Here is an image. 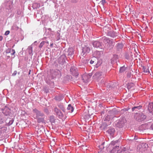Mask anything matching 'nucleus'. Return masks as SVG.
I'll list each match as a JSON object with an SVG mask.
<instances>
[{
	"instance_id": "f3484780",
	"label": "nucleus",
	"mask_w": 153,
	"mask_h": 153,
	"mask_svg": "<svg viewBox=\"0 0 153 153\" xmlns=\"http://www.w3.org/2000/svg\"><path fill=\"white\" fill-rule=\"evenodd\" d=\"M45 118V116L44 117H40L36 119H37V122L39 123H45V121L44 118Z\"/></svg>"
},
{
	"instance_id": "ddd939ff",
	"label": "nucleus",
	"mask_w": 153,
	"mask_h": 153,
	"mask_svg": "<svg viewBox=\"0 0 153 153\" xmlns=\"http://www.w3.org/2000/svg\"><path fill=\"white\" fill-rule=\"evenodd\" d=\"M65 56H61L58 59V62L59 64L62 65L65 62Z\"/></svg>"
},
{
	"instance_id": "8fccbe9b",
	"label": "nucleus",
	"mask_w": 153,
	"mask_h": 153,
	"mask_svg": "<svg viewBox=\"0 0 153 153\" xmlns=\"http://www.w3.org/2000/svg\"><path fill=\"white\" fill-rule=\"evenodd\" d=\"M59 31V30L57 31L56 33V35L58 37H59L60 35V34L58 32Z\"/></svg>"
},
{
	"instance_id": "f8f14e48",
	"label": "nucleus",
	"mask_w": 153,
	"mask_h": 153,
	"mask_svg": "<svg viewBox=\"0 0 153 153\" xmlns=\"http://www.w3.org/2000/svg\"><path fill=\"white\" fill-rule=\"evenodd\" d=\"M107 34L108 36L114 38L118 36V33L113 31L111 30L108 32Z\"/></svg>"
},
{
	"instance_id": "39448f33",
	"label": "nucleus",
	"mask_w": 153,
	"mask_h": 153,
	"mask_svg": "<svg viewBox=\"0 0 153 153\" xmlns=\"http://www.w3.org/2000/svg\"><path fill=\"white\" fill-rule=\"evenodd\" d=\"M91 48L89 47L88 45H85L82 47V54L83 56H85L88 53L91 51Z\"/></svg>"
},
{
	"instance_id": "4468645a",
	"label": "nucleus",
	"mask_w": 153,
	"mask_h": 153,
	"mask_svg": "<svg viewBox=\"0 0 153 153\" xmlns=\"http://www.w3.org/2000/svg\"><path fill=\"white\" fill-rule=\"evenodd\" d=\"M140 146V150L143 151H145L146 150L148 147V145L147 144L144 143H142L141 145Z\"/></svg>"
},
{
	"instance_id": "4c0bfd02",
	"label": "nucleus",
	"mask_w": 153,
	"mask_h": 153,
	"mask_svg": "<svg viewBox=\"0 0 153 153\" xmlns=\"http://www.w3.org/2000/svg\"><path fill=\"white\" fill-rule=\"evenodd\" d=\"M3 115L1 112H0V124L3 123Z\"/></svg>"
},
{
	"instance_id": "aec40b11",
	"label": "nucleus",
	"mask_w": 153,
	"mask_h": 153,
	"mask_svg": "<svg viewBox=\"0 0 153 153\" xmlns=\"http://www.w3.org/2000/svg\"><path fill=\"white\" fill-rule=\"evenodd\" d=\"M107 132L111 136H113L115 132V130L114 128H110L107 130Z\"/></svg>"
},
{
	"instance_id": "e433bc0d",
	"label": "nucleus",
	"mask_w": 153,
	"mask_h": 153,
	"mask_svg": "<svg viewBox=\"0 0 153 153\" xmlns=\"http://www.w3.org/2000/svg\"><path fill=\"white\" fill-rule=\"evenodd\" d=\"M126 69V68L124 66L121 67L120 69V73H123L124 72Z\"/></svg>"
},
{
	"instance_id": "b1692460",
	"label": "nucleus",
	"mask_w": 153,
	"mask_h": 153,
	"mask_svg": "<svg viewBox=\"0 0 153 153\" xmlns=\"http://www.w3.org/2000/svg\"><path fill=\"white\" fill-rule=\"evenodd\" d=\"M67 109L69 111V112L72 113L74 111V108L71 104H69L67 108Z\"/></svg>"
},
{
	"instance_id": "412c9836",
	"label": "nucleus",
	"mask_w": 153,
	"mask_h": 153,
	"mask_svg": "<svg viewBox=\"0 0 153 153\" xmlns=\"http://www.w3.org/2000/svg\"><path fill=\"white\" fill-rule=\"evenodd\" d=\"M57 106L63 112H65V108L62 103H59L57 104Z\"/></svg>"
},
{
	"instance_id": "6e6552de",
	"label": "nucleus",
	"mask_w": 153,
	"mask_h": 153,
	"mask_svg": "<svg viewBox=\"0 0 153 153\" xmlns=\"http://www.w3.org/2000/svg\"><path fill=\"white\" fill-rule=\"evenodd\" d=\"M51 73L52 75L54 77L57 76L59 78L61 76V71L57 69H55L52 71Z\"/></svg>"
},
{
	"instance_id": "5701e85b",
	"label": "nucleus",
	"mask_w": 153,
	"mask_h": 153,
	"mask_svg": "<svg viewBox=\"0 0 153 153\" xmlns=\"http://www.w3.org/2000/svg\"><path fill=\"white\" fill-rule=\"evenodd\" d=\"M142 70H143V72L148 74H149V71L148 67H145L144 66H142Z\"/></svg>"
},
{
	"instance_id": "2f4dec72",
	"label": "nucleus",
	"mask_w": 153,
	"mask_h": 153,
	"mask_svg": "<svg viewBox=\"0 0 153 153\" xmlns=\"http://www.w3.org/2000/svg\"><path fill=\"white\" fill-rule=\"evenodd\" d=\"M104 42L106 44H108V43H110L111 42V40L110 39L108 38H105L104 39Z\"/></svg>"
},
{
	"instance_id": "c9c22d12",
	"label": "nucleus",
	"mask_w": 153,
	"mask_h": 153,
	"mask_svg": "<svg viewBox=\"0 0 153 153\" xmlns=\"http://www.w3.org/2000/svg\"><path fill=\"white\" fill-rule=\"evenodd\" d=\"M102 63V61L101 60H99L97 61V63L96 64V68H98V66L101 65Z\"/></svg>"
},
{
	"instance_id": "37998d69",
	"label": "nucleus",
	"mask_w": 153,
	"mask_h": 153,
	"mask_svg": "<svg viewBox=\"0 0 153 153\" xmlns=\"http://www.w3.org/2000/svg\"><path fill=\"white\" fill-rule=\"evenodd\" d=\"M22 11L20 9H18L17 11V13L18 15H20L21 14Z\"/></svg>"
},
{
	"instance_id": "e2e57ef3",
	"label": "nucleus",
	"mask_w": 153,
	"mask_h": 153,
	"mask_svg": "<svg viewBox=\"0 0 153 153\" xmlns=\"http://www.w3.org/2000/svg\"><path fill=\"white\" fill-rule=\"evenodd\" d=\"M38 42L37 41H35L34 42V44H35V43H38Z\"/></svg>"
},
{
	"instance_id": "58836bf2",
	"label": "nucleus",
	"mask_w": 153,
	"mask_h": 153,
	"mask_svg": "<svg viewBox=\"0 0 153 153\" xmlns=\"http://www.w3.org/2000/svg\"><path fill=\"white\" fill-rule=\"evenodd\" d=\"M45 41H42L40 44V45L39 46V47L40 48H42L43 45L45 44Z\"/></svg>"
},
{
	"instance_id": "72a5a7b5",
	"label": "nucleus",
	"mask_w": 153,
	"mask_h": 153,
	"mask_svg": "<svg viewBox=\"0 0 153 153\" xmlns=\"http://www.w3.org/2000/svg\"><path fill=\"white\" fill-rule=\"evenodd\" d=\"M134 84L133 83H128L127 85V88L128 89H131L132 87H133Z\"/></svg>"
},
{
	"instance_id": "f704fd0d",
	"label": "nucleus",
	"mask_w": 153,
	"mask_h": 153,
	"mask_svg": "<svg viewBox=\"0 0 153 153\" xmlns=\"http://www.w3.org/2000/svg\"><path fill=\"white\" fill-rule=\"evenodd\" d=\"M86 62V60L85 59H82L81 63H80L81 64L80 66H82V68H84L85 66H84V65L85 64V63H84V62Z\"/></svg>"
},
{
	"instance_id": "a19ab883",
	"label": "nucleus",
	"mask_w": 153,
	"mask_h": 153,
	"mask_svg": "<svg viewBox=\"0 0 153 153\" xmlns=\"http://www.w3.org/2000/svg\"><path fill=\"white\" fill-rule=\"evenodd\" d=\"M13 121L14 120L13 119H12L11 120H10L8 123L9 125H12L13 124Z\"/></svg>"
},
{
	"instance_id": "2eb2a0df",
	"label": "nucleus",
	"mask_w": 153,
	"mask_h": 153,
	"mask_svg": "<svg viewBox=\"0 0 153 153\" xmlns=\"http://www.w3.org/2000/svg\"><path fill=\"white\" fill-rule=\"evenodd\" d=\"M102 53L101 51H96L94 52L93 53L94 56L97 58H100L102 56Z\"/></svg>"
},
{
	"instance_id": "4be33fe9",
	"label": "nucleus",
	"mask_w": 153,
	"mask_h": 153,
	"mask_svg": "<svg viewBox=\"0 0 153 153\" xmlns=\"http://www.w3.org/2000/svg\"><path fill=\"white\" fill-rule=\"evenodd\" d=\"M114 118V117L112 115H108L105 117L104 119L105 121H110Z\"/></svg>"
},
{
	"instance_id": "ea45409f",
	"label": "nucleus",
	"mask_w": 153,
	"mask_h": 153,
	"mask_svg": "<svg viewBox=\"0 0 153 153\" xmlns=\"http://www.w3.org/2000/svg\"><path fill=\"white\" fill-rule=\"evenodd\" d=\"M105 144V142H103L102 143L101 145L99 146V147L101 149H104V147L103 146V145Z\"/></svg>"
},
{
	"instance_id": "a211bd4d",
	"label": "nucleus",
	"mask_w": 153,
	"mask_h": 153,
	"mask_svg": "<svg viewBox=\"0 0 153 153\" xmlns=\"http://www.w3.org/2000/svg\"><path fill=\"white\" fill-rule=\"evenodd\" d=\"M117 49L118 51L121 50L123 47V45L122 43H118L116 46Z\"/></svg>"
},
{
	"instance_id": "5fc2aeb1",
	"label": "nucleus",
	"mask_w": 153,
	"mask_h": 153,
	"mask_svg": "<svg viewBox=\"0 0 153 153\" xmlns=\"http://www.w3.org/2000/svg\"><path fill=\"white\" fill-rule=\"evenodd\" d=\"M94 62V61H93V60H91L90 62V63L91 64H93Z\"/></svg>"
},
{
	"instance_id": "0e129e2a",
	"label": "nucleus",
	"mask_w": 153,
	"mask_h": 153,
	"mask_svg": "<svg viewBox=\"0 0 153 153\" xmlns=\"http://www.w3.org/2000/svg\"><path fill=\"white\" fill-rule=\"evenodd\" d=\"M41 131V130L39 129L38 131V132H40Z\"/></svg>"
},
{
	"instance_id": "49530a36",
	"label": "nucleus",
	"mask_w": 153,
	"mask_h": 153,
	"mask_svg": "<svg viewBox=\"0 0 153 153\" xmlns=\"http://www.w3.org/2000/svg\"><path fill=\"white\" fill-rule=\"evenodd\" d=\"M11 52H12V53H11V55H13L15 53V51L14 49H12V50Z\"/></svg>"
},
{
	"instance_id": "9d476101",
	"label": "nucleus",
	"mask_w": 153,
	"mask_h": 153,
	"mask_svg": "<svg viewBox=\"0 0 153 153\" xmlns=\"http://www.w3.org/2000/svg\"><path fill=\"white\" fill-rule=\"evenodd\" d=\"M116 126L119 128L123 127L124 125V122L123 120L122 119H120L117 121L115 124Z\"/></svg>"
},
{
	"instance_id": "13d9d810",
	"label": "nucleus",
	"mask_w": 153,
	"mask_h": 153,
	"mask_svg": "<svg viewBox=\"0 0 153 153\" xmlns=\"http://www.w3.org/2000/svg\"><path fill=\"white\" fill-rule=\"evenodd\" d=\"M150 128L153 130V123L152 125L151 126Z\"/></svg>"
},
{
	"instance_id": "c85d7f7f",
	"label": "nucleus",
	"mask_w": 153,
	"mask_h": 153,
	"mask_svg": "<svg viewBox=\"0 0 153 153\" xmlns=\"http://www.w3.org/2000/svg\"><path fill=\"white\" fill-rule=\"evenodd\" d=\"M28 53L31 56L33 55V48L31 46H29L27 48Z\"/></svg>"
},
{
	"instance_id": "393cba45",
	"label": "nucleus",
	"mask_w": 153,
	"mask_h": 153,
	"mask_svg": "<svg viewBox=\"0 0 153 153\" xmlns=\"http://www.w3.org/2000/svg\"><path fill=\"white\" fill-rule=\"evenodd\" d=\"M111 43H108V44H107V47L108 48H109L110 49H111V48H112L113 47H114V44H115V42H113L111 40Z\"/></svg>"
},
{
	"instance_id": "7c9ffc66",
	"label": "nucleus",
	"mask_w": 153,
	"mask_h": 153,
	"mask_svg": "<svg viewBox=\"0 0 153 153\" xmlns=\"http://www.w3.org/2000/svg\"><path fill=\"white\" fill-rule=\"evenodd\" d=\"M63 98V97L61 95H59L56 96L55 97V99L56 100L60 101L61 100H62Z\"/></svg>"
},
{
	"instance_id": "338daca9",
	"label": "nucleus",
	"mask_w": 153,
	"mask_h": 153,
	"mask_svg": "<svg viewBox=\"0 0 153 153\" xmlns=\"http://www.w3.org/2000/svg\"><path fill=\"white\" fill-rule=\"evenodd\" d=\"M46 43H48H48H49L48 42H48H46Z\"/></svg>"
},
{
	"instance_id": "c756f323",
	"label": "nucleus",
	"mask_w": 153,
	"mask_h": 153,
	"mask_svg": "<svg viewBox=\"0 0 153 153\" xmlns=\"http://www.w3.org/2000/svg\"><path fill=\"white\" fill-rule=\"evenodd\" d=\"M19 28V27L17 26L16 24H13L11 27V29L14 30H17Z\"/></svg>"
},
{
	"instance_id": "79ce46f5",
	"label": "nucleus",
	"mask_w": 153,
	"mask_h": 153,
	"mask_svg": "<svg viewBox=\"0 0 153 153\" xmlns=\"http://www.w3.org/2000/svg\"><path fill=\"white\" fill-rule=\"evenodd\" d=\"M114 83H112L109 85V87L110 88H114Z\"/></svg>"
},
{
	"instance_id": "f03ea898",
	"label": "nucleus",
	"mask_w": 153,
	"mask_h": 153,
	"mask_svg": "<svg viewBox=\"0 0 153 153\" xmlns=\"http://www.w3.org/2000/svg\"><path fill=\"white\" fill-rule=\"evenodd\" d=\"M146 116L142 113H136L134 116V118L139 122L143 121L146 119Z\"/></svg>"
},
{
	"instance_id": "4d7b16f0",
	"label": "nucleus",
	"mask_w": 153,
	"mask_h": 153,
	"mask_svg": "<svg viewBox=\"0 0 153 153\" xmlns=\"http://www.w3.org/2000/svg\"><path fill=\"white\" fill-rule=\"evenodd\" d=\"M3 39V37L2 36H0V41H1Z\"/></svg>"
},
{
	"instance_id": "680f3d73",
	"label": "nucleus",
	"mask_w": 153,
	"mask_h": 153,
	"mask_svg": "<svg viewBox=\"0 0 153 153\" xmlns=\"http://www.w3.org/2000/svg\"><path fill=\"white\" fill-rule=\"evenodd\" d=\"M48 30L49 31H51V28H49L48 29Z\"/></svg>"
},
{
	"instance_id": "09e8293b",
	"label": "nucleus",
	"mask_w": 153,
	"mask_h": 153,
	"mask_svg": "<svg viewBox=\"0 0 153 153\" xmlns=\"http://www.w3.org/2000/svg\"><path fill=\"white\" fill-rule=\"evenodd\" d=\"M125 57L127 59H130V57H129V55H128L127 54L125 56Z\"/></svg>"
},
{
	"instance_id": "6e6d98bb",
	"label": "nucleus",
	"mask_w": 153,
	"mask_h": 153,
	"mask_svg": "<svg viewBox=\"0 0 153 153\" xmlns=\"http://www.w3.org/2000/svg\"><path fill=\"white\" fill-rule=\"evenodd\" d=\"M73 54V53L72 52H69L68 53V55H72Z\"/></svg>"
},
{
	"instance_id": "c03bdc74",
	"label": "nucleus",
	"mask_w": 153,
	"mask_h": 153,
	"mask_svg": "<svg viewBox=\"0 0 153 153\" xmlns=\"http://www.w3.org/2000/svg\"><path fill=\"white\" fill-rule=\"evenodd\" d=\"M17 73V71H14L13 73L12 74V76H14Z\"/></svg>"
},
{
	"instance_id": "864d4df0",
	"label": "nucleus",
	"mask_w": 153,
	"mask_h": 153,
	"mask_svg": "<svg viewBox=\"0 0 153 153\" xmlns=\"http://www.w3.org/2000/svg\"><path fill=\"white\" fill-rule=\"evenodd\" d=\"M131 74L129 73H128L127 74V76L128 78H130L131 77Z\"/></svg>"
},
{
	"instance_id": "473e14b6",
	"label": "nucleus",
	"mask_w": 153,
	"mask_h": 153,
	"mask_svg": "<svg viewBox=\"0 0 153 153\" xmlns=\"http://www.w3.org/2000/svg\"><path fill=\"white\" fill-rule=\"evenodd\" d=\"M50 121L51 123H54L55 122V119L53 116H51L50 117Z\"/></svg>"
},
{
	"instance_id": "3c124183",
	"label": "nucleus",
	"mask_w": 153,
	"mask_h": 153,
	"mask_svg": "<svg viewBox=\"0 0 153 153\" xmlns=\"http://www.w3.org/2000/svg\"><path fill=\"white\" fill-rule=\"evenodd\" d=\"M146 126V125L145 124L142 125L140 127V129H141V128H143L145 127Z\"/></svg>"
},
{
	"instance_id": "cd10ccee",
	"label": "nucleus",
	"mask_w": 153,
	"mask_h": 153,
	"mask_svg": "<svg viewBox=\"0 0 153 153\" xmlns=\"http://www.w3.org/2000/svg\"><path fill=\"white\" fill-rule=\"evenodd\" d=\"M142 108L141 105H139L137 106H134L132 108V111H137L138 110Z\"/></svg>"
},
{
	"instance_id": "a878e982",
	"label": "nucleus",
	"mask_w": 153,
	"mask_h": 153,
	"mask_svg": "<svg viewBox=\"0 0 153 153\" xmlns=\"http://www.w3.org/2000/svg\"><path fill=\"white\" fill-rule=\"evenodd\" d=\"M82 80L85 83L87 82L88 80V77L87 76L85 75H83L82 77Z\"/></svg>"
},
{
	"instance_id": "dca6fc26",
	"label": "nucleus",
	"mask_w": 153,
	"mask_h": 153,
	"mask_svg": "<svg viewBox=\"0 0 153 153\" xmlns=\"http://www.w3.org/2000/svg\"><path fill=\"white\" fill-rule=\"evenodd\" d=\"M148 109L149 112L153 114V102L149 103L148 106Z\"/></svg>"
},
{
	"instance_id": "052dcab7",
	"label": "nucleus",
	"mask_w": 153,
	"mask_h": 153,
	"mask_svg": "<svg viewBox=\"0 0 153 153\" xmlns=\"http://www.w3.org/2000/svg\"><path fill=\"white\" fill-rule=\"evenodd\" d=\"M30 72H31V70H29V73H28L29 74H30Z\"/></svg>"
},
{
	"instance_id": "603ef678",
	"label": "nucleus",
	"mask_w": 153,
	"mask_h": 153,
	"mask_svg": "<svg viewBox=\"0 0 153 153\" xmlns=\"http://www.w3.org/2000/svg\"><path fill=\"white\" fill-rule=\"evenodd\" d=\"M71 2L73 3H76L77 2L76 0H71Z\"/></svg>"
},
{
	"instance_id": "bb28decb",
	"label": "nucleus",
	"mask_w": 153,
	"mask_h": 153,
	"mask_svg": "<svg viewBox=\"0 0 153 153\" xmlns=\"http://www.w3.org/2000/svg\"><path fill=\"white\" fill-rule=\"evenodd\" d=\"M32 7L34 9H37L40 7V4L37 3H34L33 4Z\"/></svg>"
},
{
	"instance_id": "f257e3e1",
	"label": "nucleus",
	"mask_w": 153,
	"mask_h": 153,
	"mask_svg": "<svg viewBox=\"0 0 153 153\" xmlns=\"http://www.w3.org/2000/svg\"><path fill=\"white\" fill-rule=\"evenodd\" d=\"M120 142V140H119L111 142L109 145L110 149H111L110 151L111 153H114L116 151H117V153H120V147L118 145V143Z\"/></svg>"
},
{
	"instance_id": "6ab92c4d",
	"label": "nucleus",
	"mask_w": 153,
	"mask_h": 153,
	"mask_svg": "<svg viewBox=\"0 0 153 153\" xmlns=\"http://www.w3.org/2000/svg\"><path fill=\"white\" fill-rule=\"evenodd\" d=\"M102 76V73L101 72H96L94 76L95 78H97V79H100Z\"/></svg>"
},
{
	"instance_id": "a18cd8bd",
	"label": "nucleus",
	"mask_w": 153,
	"mask_h": 153,
	"mask_svg": "<svg viewBox=\"0 0 153 153\" xmlns=\"http://www.w3.org/2000/svg\"><path fill=\"white\" fill-rule=\"evenodd\" d=\"M100 2L103 5H104L105 3V0H102Z\"/></svg>"
},
{
	"instance_id": "bf43d9fd",
	"label": "nucleus",
	"mask_w": 153,
	"mask_h": 153,
	"mask_svg": "<svg viewBox=\"0 0 153 153\" xmlns=\"http://www.w3.org/2000/svg\"><path fill=\"white\" fill-rule=\"evenodd\" d=\"M53 43H52L51 44L50 46L51 47H52L53 46Z\"/></svg>"
},
{
	"instance_id": "1a4fd4ad",
	"label": "nucleus",
	"mask_w": 153,
	"mask_h": 153,
	"mask_svg": "<svg viewBox=\"0 0 153 153\" xmlns=\"http://www.w3.org/2000/svg\"><path fill=\"white\" fill-rule=\"evenodd\" d=\"M2 110L3 113L6 116H9L11 114L10 110L6 106L2 109Z\"/></svg>"
},
{
	"instance_id": "69168bd1",
	"label": "nucleus",
	"mask_w": 153,
	"mask_h": 153,
	"mask_svg": "<svg viewBox=\"0 0 153 153\" xmlns=\"http://www.w3.org/2000/svg\"><path fill=\"white\" fill-rule=\"evenodd\" d=\"M11 51H12V50H11V49H10V50H9V52H8V53H10V52H11Z\"/></svg>"
},
{
	"instance_id": "9b49d317",
	"label": "nucleus",
	"mask_w": 153,
	"mask_h": 153,
	"mask_svg": "<svg viewBox=\"0 0 153 153\" xmlns=\"http://www.w3.org/2000/svg\"><path fill=\"white\" fill-rule=\"evenodd\" d=\"M13 7V2L10 1H8L5 2V7L7 10H11Z\"/></svg>"
},
{
	"instance_id": "423d86ee",
	"label": "nucleus",
	"mask_w": 153,
	"mask_h": 153,
	"mask_svg": "<svg viewBox=\"0 0 153 153\" xmlns=\"http://www.w3.org/2000/svg\"><path fill=\"white\" fill-rule=\"evenodd\" d=\"M91 44L94 47L100 49L102 48L103 46L102 43L99 41H93L92 42Z\"/></svg>"
},
{
	"instance_id": "20e7f679",
	"label": "nucleus",
	"mask_w": 153,
	"mask_h": 153,
	"mask_svg": "<svg viewBox=\"0 0 153 153\" xmlns=\"http://www.w3.org/2000/svg\"><path fill=\"white\" fill-rule=\"evenodd\" d=\"M33 112L35 116L34 118L35 119L40 117H44V114L43 112L35 108L33 110Z\"/></svg>"
},
{
	"instance_id": "0eeeda50",
	"label": "nucleus",
	"mask_w": 153,
	"mask_h": 153,
	"mask_svg": "<svg viewBox=\"0 0 153 153\" xmlns=\"http://www.w3.org/2000/svg\"><path fill=\"white\" fill-rule=\"evenodd\" d=\"M71 74L75 76H77L78 75V70L75 66H73L71 67L70 69Z\"/></svg>"
},
{
	"instance_id": "7ed1b4c3",
	"label": "nucleus",
	"mask_w": 153,
	"mask_h": 153,
	"mask_svg": "<svg viewBox=\"0 0 153 153\" xmlns=\"http://www.w3.org/2000/svg\"><path fill=\"white\" fill-rule=\"evenodd\" d=\"M54 110L57 116L60 119L65 120L66 118V116L64 115L57 107H55L54 108Z\"/></svg>"
},
{
	"instance_id": "de8ad7c7",
	"label": "nucleus",
	"mask_w": 153,
	"mask_h": 153,
	"mask_svg": "<svg viewBox=\"0 0 153 153\" xmlns=\"http://www.w3.org/2000/svg\"><path fill=\"white\" fill-rule=\"evenodd\" d=\"M10 33V31L8 30H7L6 31V32L5 33L4 35H8Z\"/></svg>"
}]
</instances>
